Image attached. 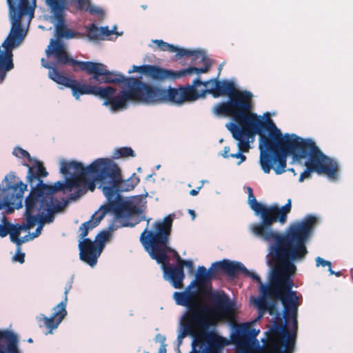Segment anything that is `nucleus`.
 I'll list each match as a JSON object with an SVG mask.
<instances>
[{"instance_id":"1","label":"nucleus","mask_w":353,"mask_h":353,"mask_svg":"<svg viewBox=\"0 0 353 353\" xmlns=\"http://www.w3.org/2000/svg\"><path fill=\"white\" fill-rule=\"evenodd\" d=\"M46 53L48 57L53 54L58 63L70 65L74 68L79 66L81 71L92 75L89 78L90 83L95 80L99 84L123 83L128 90L117 95L114 88H102L101 92H105V95H100V98L105 99L103 105H110L113 111L125 108L128 101H138L148 104L172 103L171 96L173 94L170 92V86L165 89L143 82L138 78L125 77L119 72L108 70L107 66L101 63L74 60L68 54L63 43L59 40L51 39Z\"/></svg>"},{"instance_id":"2","label":"nucleus","mask_w":353,"mask_h":353,"mask_svg":"<svg viewBox=\"0 0 353 353\" xmlns=\"http://www.w3.org/2000/svg\"><path fill=\"white\" fill-rule=\"evenodd\" d=\"M268 148L274 151L276 156L266 152L262 158V170L266 174L274 169L276 174L285 171L286 158L292 155L293 159L300 161L307 157L305 163V170L301 174L299 181L303 182L310 179L313 172L325 174L329 179H336L339 176L338 163L325 155L311 139H303L295 134H282L280 130L270 134L268 139Z\"/></svg>"},{"instance_id":"3","label":"nucleus","mask_w":353,"mask_h":353,"mask_svg":"<svg viewBox=\"0 0 353 353\" xmlns=\"http://www.w3.org/2000/svg\"><path fill=\"white\" fill-rule=\"evenodd\" d=\"M308 240H274L270 246V264L272 266V273L269 284L263 283L261 278L255 273L248 270L244 274L251 277L259 283L261 297L254 301L259 310L261 319L265 312L273 314L275 302H269L270 299L279 295L285 290H292L296 267L294 261L303 260L307 254L305 243Z\"/></svg>"},{"instance_id":"4","label":"nucleus","mask_w":353,"mask_h":353,"mask_svg":"<svg viewBox=\"0 0 353 353\" xmlns=\"http://www.w3.org/2000/svg\"><path fill=\"white\" fill-rule=\"evenodd\" d=\"M172 104L181 105L185 101H193L205 94H211L214 98L228 96V100L216 104L212 112L217 116L230 117L235 122H239L250 117L259 116L252 110V92L239 90L233 82L228 80L219 81L218 78L202 81L195 79L192 85L180 86L179 88L170 87Z\"/></svg>"},{"instance_id":"5","label":"nucleus","mask_w":353,"mask_h":353,"mask_svg":"<svg viewBox=\"0 0 353 353\" xmlns=\"http://www.w3.org/2000/svg\"><path fill=\"white\" fill-rule=\"evenodd\" d=\"M250 208L256 216L261 219L259 223H254L251 226L252 233L267 242L274 240H308L311 236L313 227L316 218L308 215L304 220L296 222L290 225L285 234H279L272 230V225L279 221L283 224L287 221L288 214L291 211L292 201L290 199L282 206L277 205H265L259 203L254 194L248 196Z\"/></svg>"},{"instance_id":"6","label":"nucleus","mask_w":353,"mask_h":353,"mask_svg":"<svg viewBox=\"0 0 353 353\" xmlns=\"http://www.w3.org/2000/svg\"><path fill=\"white\" fill-rule=\"evenodd\" d=\"M275 302V315L269 330L266 332L265 347L271 353H294L298 333L299 297L295 291L285 290L270 299Z\"/></svg>"},{"instance_id":"7","label":"nucleus","mask_w":353,"mask_h":353,"mask_svg":"<svg viewBox=\"0 0 353 353\" xmlns=\"http://www.w3.org/2000/svg\"><path fill=\"white\" fill-rule=\"evenodd\" d=\"M150 221V219L147 220V226L140 235V243L150 258L161 265L166 279L173 287L181 288L185 278L183 265L178 261L175 266L170 264L168 256L172 253L176 259H179V253L170 246L173 219L168 215L162 221H155L149 228Z\"/></svg>"},{"instance_id":"8","label":"nucleus","mask_w":353,"mask_h":353,"mask_svg":"<svg viewBox=\"0 0 353 353\" xmlns=\"http://www.w3.org/2000/svg\"><path fill=\"white\" fill-rule=\"evenodd\" d=\"M176 303L185 307V310L180 319V332L177 339L181 341L187 336L193 338L192 346L195 350L196 345H203V340L206 339L213 321H217L223 317L214 310L202 303L199 299L197 291L175 292L173 295Z\"/></svg>"},{"instance_id":"9","label":"nucleus","mask_w":353,"mask_h":353,"mask_svg":"<svg viewBox=\"0 0 353 353\" xmlns=\"http://www.w3.org/2000/svg\"><path fill=\"white\" fill-rule=\"evenodd\" d=\"M228 130L232 133L234 139L238 141L239 152L236 154H230L232 158L240 159L238 165L245 161L246 157L243 152H248L250 149L249 139L254 135H259V149H260V163L262 167V158L266 152H270L272 156H276V152L269 150L268 147V139L270 137V134L276 130H280L276 128L272 119L264 121L260 117L254 116L248 118V119L236 122L229 123L226 125Z\"/></svg>"},{"instance_id":"10","label":"nucleus","mask_w":353,"mask_h":353,"mask_svg":"<svg viewBox=\"0 0 353 353\" xmlns=\"http://www.w3.org/2000/svg\"><path fill=\"white\" fill-rule=\"evenodd\" d=\"M57 192L53 185H48L41 181L37 188L30 190L25 200L26 229L32 228L37 223L43 229L45 223L54 219V214L61 211L62 203L54 197Z\"/></svg>"},{"instance_id":"11","label":"nucleus","mask_w":353,"mask_h":353,"mask_svg":"<svg viewBox=\"0 0 353 353\" xmlns=\"http://www.w3.org/2000/svg\"><path fill=\"white\" fill-rule=\"evenodd\" d=\"M57 192L53 185H48L41 181L37 188L30 190L25 200L26 229L32 228L37 223L43 229L45 223L54 219V214L61 211L62 203L54 197Z\"/></svg>"},{"instance_id":"12","label":"nucleus","mask_w":353,"mask_h":353,"mask_svg":"<svg viewBox=\"0 0 353 353\" xmlns=\"http://www.w3.org/2000/svg\"><path fill=\"white\" fill-rule=\"evenodd\" d=\"M108 161V159H97L94 160L88 166L83 165L76 161L61 162L60 172L63 174H70L71 176L66 178L65 182L57 181L53 186L57 191L67 190L71 192L74 188H78V192L75 197H79L85 192L80 188L81 184L88 185V188L93 191L95 188V181L100 183V187L104 193V188L109 186L108 183H103L101 179V165Z\"/></svg>"},{"instance_id":"13","label":"nucleus","mask_w":353,"mask_h":353,"mask_svg":"<svg viewBox=\"0 0 353 353\" xmlns=\"http://www.w3.org/2000/svg\"><path fill=\"white\" fill-rule=\"evenodd\" d=\"M214 279L210 270L204 266H199L195 279L189 288L195 286L198 290L211 299L212 307L223 318L232 317L235 312V303L223 291H212L211 281Z\"/></svg>"},{"instance_id":"14","label":"nucleus","mask_w":353,"mask_h":353,"mask_svg":"<svg viewBox=\"0 0 353 353\" xmlns=\"http://www.w3.org/2000/svg\"><path fill=\"white\" fill-rule=\"evenodd\" d=\"M101 165L100 177L103 183L109 185L104 188V194L110 203H114L119 198V192L132 190L140 181L135 173L123 180L118 165L110 159Z\"/></svg>"},{"instance_id":"15","label":"nucleus","mask_w":353,"mask_h":353,"mask_svg":"<svg viewBox=\"0 0 353 353\" xmlns=\"http://www.w3.org/2000/svg\"><path fill=\"white\" fill-rule=\"evenodd\" d=\"M110 205H103L99 210L92 215L90 219L81 224L79 228L81 233L79 243L80 259L87 263L91 267L97 264V259L100 255V251L97 252V246L90 239L85 238L90 230L97 227L105 215L110 210Z\"/></svg>"},{"instance_id":"16","label":"nucleus","mask_w":353,"mask_h":353,"mask_svg":"<svg viewBox=\"0 0 353 353\" xmlns=\"http://www.w3.org/2000/svg\"><path fill=\"white\" fill-rule=\"evenodd\" d=\"M259 332V330L252 327L250 324L236 325L231 336V341L236 345V350L245 353H271L269 348H264L265 341H263V345L260 346L256 339Z\"/></svg>"},{"instance_id":"17","label":"nucleus","mask_w":353,"mask_h":353,"mask_svg":"<svg viewBox=\"0 0 353 353\" xmlns=\"http://www.w3.org/2000/svg\"><path fill=\"white\" fill-rule=\"evenodd\" d=\"M134 72H141L153 81L162 82L168 79H180L193 74L205 73L208 72V67L189 66L188 68L179 71H173L154 65H133L132 69L130 70L128 73L131 74Z\"/></svg>"},{"instance_id":"18","label":"nucleus","mask_w":353,"mask_h":353,"mask_svg":"<svg viewBox=\"0 0 353 353\" xmlns=\"http://www.w3.org/2000/svg\"><path fill=\"white\" fill-rule=\"evenodd\" d=\"M3 181L6 185L2 191V201L4 206L8 208H21L23 200V193L27 185L19 181L14 173L10 172L5 176Z\"/></svg>"},{"instance_id":"19","label":"nucleus","mask_w":353,"mask_h":353,"mask_svg":"<svg viewBox=\"0 0 353 353\" xmlns=\"http://www.w3.org/2000/svg\"><path fill=\"white\" fill-rule=\"evenodd\" d=\"M46 6L50 9V12L57 21L56 25V34L59 39H70L80 37L79 32L73 31L65 24L64 11L68 6L72 5L67 0H46Z\"/></svg>"},{"instance_id":"20","label":"nucleus","mask_w":353,"mask_h":353,"mask_svg":"<svg viewBox=\"0 0 353 353\" xmlns=\"http://www.w3.org/2000/svg\"><path fill=\"white\" fill-rule=\"evenodd\" d=\"M153 42L157 45L158 48L161 51H168L170 52H176L175 57L176 59H181L183 57H191V63H203V67H208V72L210 69L211 63L209 59L205 55L204 53L199 50H188L183 48H178L172 44H170L163 41V40L156 39Z\"/></svg>"},{"instance_id":"21","label":"nucleus","mask_w":353,"mask_h":353,"mask_svg":"<svg viewBox=\"0 0 353 353\" xmlns=\"http://www.w3.org/2000/svg\"><path fill=\"white\" fill-rule=\"evenodd\" d=\"M140 212L139 209L130 201L123 202L114 209L115 217L123 227H134L145 220V216H137Z\"/></svg>"},{"instance_id":"22","label":"nucleus","mask_w":353,"mask_h":353,"mask_svg":"<svg viewBox=\"0 0 353 353\" xmlns=\"http://www.w3.org/2000/svg\"><path fill=\"white\" fill-rule=\"evenodd\" d=\"M72 288L71 283L65 287L64 299L58 305L53 308V313L50 317H47L44 314H41L39 317V321H42L51 333L54 329H56L63 319L67 315L66 305L68 303V294Z\"/></svg>"},{"instance_id":"23","label":"nucleus","mask_w":353,"mask_h":353,"mask_svg":"<svg viewBox=\"0 0 353 353\" xmlns=\"http://www.w3.org/2000/svg\"><path fill=\"white\" fill-rule=\"evenodd\" d=\"M93 81H96L92 80V83L89 82L90 84H86L72 79L68 88L72 90V95L76 99H79L80 96L83 94H92L99 97L100 95H105V92H101L102 87L92 85Z\"/></svg>"},{"instance_id":"24","label":"nucleus","mask_w":353,"mask_h":353,"mask_svg":"<svg viewBox=\"0 0 353 353\" xmlns=\"http://www.w3.org/2000/svg\"><path fill=\"white\" fill-rule=\"evenodd\" d=\"M226 344L223 337L216 333H209L206 335V339L203 340L202 346H199L201 353H219V350Z\"/></svg>"},{"instance_id":"25","label":"nucleus","mask_w":353,"mask_h":353,"mask_svg":"<svg viewBox=\"0 0 353 353\" xmlns=\"http://www.w3.org/2000/svg\"><path fill=\"white\" fill-rule=\"evenodd\" d=\"M35 165L30 167L28 164H25L28 167V172L27 179L29 183H32L34 180H37V183L34 188H37L39 186V183L41 181V177H46L48 174L43 163L39 161H34ZM33 189V188H32Z\"/></svg>"},{"instance_id":"26","label":"nucleus","mask_w":353,"mask_h":353,"mask_svg":"<svg viewBox=\"0 0 353 353\" xmlns=\"http://www.w3.org/2000/svg\"><path fill=\"white\" fill-rule=\"evenodd\" d=\"M42 65L46 68L49 69V78L58 84L63 85L68 88L72 79L65 77L62 72H59L56 67H51L48 63H44L45 59H41Z\"/></svg>"},{"instance_id":"27","label":"nucleus","mask_w":353,"mask_h":353,"mask_svg":"<svg viewBox=\"0 0 353 353\" xmlns=\"http://www.w3.org/2000/svg\"><path fill=\"white\" fill-rule=\"evenodd\" d=\"M6 338L8 344L6 351L0 350V353H20L18 349V338L12 332H0V339Z\"/></svg>"},{"instance_id":"28","label":"nucleus","mask_w":353,"mask_h":353,"mask_svg":"<svg viewBox=\"0 0 353 353\" xmlns=\"http://www.w3.org/2000/svg\"><path fill=\"white\" fill-rule=\"evenodd\" d=\"M240 272L244 274V272H248V270L240 262L227 260L225 274L234 277Z\"/></svg>"},{"instance_id":"29","label":"nucleus","mask_w":353,"mask_h":353,"mask_svg":"<svg viewBox=\"0 0 353 353\" xmlns=\"http://www.w3.org/2000/svg\"><path fill=\"white\" fill-rule=\"evenodd\" d=\"M26 224H23V225H13L12 223L10 224H8V227H9V234H10V241L14 243H16V245L18 246V247H20L21 245L23 243H25V240H22L21 238H19V234H20V232L22 230H26Z\"/></svg>"},{"instance_id":"30","label":"nucleus","mask_w":353,"mask_h":353,"mask_svg":"<svg viewBox=\"0 0 353 353\" xmlns=\"http://www.w3.org/2000/svg\"><path fill=\"white\" fill-rule=\"evenodd\" d=\"M135 156L136 154L134 151L130 147L117 148L113 153V157L114 159L134 157Z\"/></svg>"},{"instance_id":"31","label":"nucleus","mask_w":353,"mask_h":353,"mask_svg":"<svg viewBox=\"0 0 353 353\" xmlns=\"http://www.w3.org/2000/svg\"><path fill=\"white\" fill-rule=\"evenodd\" d=\"M226 265L227 259L213 263L210 268L213 277L215 278L216 274L219 272H223L225 274L226 270Z\"/></svg>"},{"instance_id":"32","label":"nucleus","mask_w":353,"mask_h":353,"mask_svg":"<svg viewBox=\"0 0 353 353\" xmlns=\"http://www.w3.org/2000/svg\"><path fill=\"white\" fill-rule=\"evenodd\" d=\"M87 35L90 39H101L100 28L94 23H91L88 28Z\"/></svg>"},{"instance_id":"33","label":"nucleus","mask_w":353,"mask_h":353,"mask_svg":"<svg viewBox=\"0 0 353 353\" xmlns=\"http://www.w3.org/2000/svg\"><path fill=\"white\" fill-rule=\"evenodd\" d=\"M12 154L18 158H26L30 163L33 161V159L31 157L29 152L21 148L16 147L13 150Z\"/></svg>"},{"instance_id":"34","label":"nucleus","mask_w":353,"mask_h":353,"mask_svg":"<svg viewBox=\"0 0 353 353\" xmlns=\"http://www.w3.org/2000/svg\"><path fill=\"white\" fill-rule=\"evenodd\" d=\"M108 237L109 233L106 231H102L97 235L95 242L99 245L100 248H102Z\"/></svg>"},{"instance_id":"35","label":"nucleus","mask_w":353,"mask_h":353,"mask_svg":"<svg viewBox=\"0 0 353 353\" xmlns=\"http://www.w3.org/2000/svg\"><path fill=\"white\" fill-rule=\"evenodd\" d=\"M8 224H10V223H9L6 220V219L4 218V224L3 225L0 224V236L1 237H5L8 234V233L10 232Z\"/></svg>"},{"instance_id":"36","label":"nucleus","mask_w":353,"mask_h":353,"mask_svg":"<svg viewBox=\"0 0 353 353\" xmlns=\"http://www.w3.org/2000/svg\"><path fill=\"white\" fill-rule=\"evenodd\" d=\"M101 32V39H104L105 37H108L113 34L114 31L110 30L108 26L101 27L100 28Z\"/></svg>"},{"instance_id":"37","label":"nucleus","mask_w":353,"mask_h":353,"mask_svg":"<svg viewBox=\"0 0 353 353\" xmlns=\"http://www.w3.org/2000/svg\"><path fill=\"white\" fill-rule=\"evenodd\" d=\"M13 260L20 263H23L25 261V254L20 251L19 247H18V250L13 256Z\"/></svg>"},{"instance_id":"38","label":"nucleus","mask_w":353,"mask_h":353,"mask_svg":"<svg viewBox=\"0 0 353 353\" xmlns=\"http://www.w3.org/2000/svg\"><path fill=\"white\" fill-rule=\"evenodd\" d=\"M316 265L317 267L321 265L323 267L328 266L329 268H331L332 263L329 261H326L323 258L318 256L316 258Z\"/></svg>"},{"instance_id":"39","label":"nucleus","mask_w":353,"mask_h":353,"mask_svg":"<svg viewBox=\"0 0 353 353\" xmlns=\"http://www.w3.org/2000/svg\"><path fill=\"white\" fill-rule=\"evenodd\" d=\"M176 260L179 264H181V265H183V268L184 266H186L190 269L193 268L194 265H193V262L192 261L182 260L180 256H179V259H176Z\"/></svg>"},{"instance_id":"40","label":"nucleus","mask_w":353,"mask_h":353,"mask_svg":"<svg viewBox=\"0 0 353 353\" xmlns=\"http://www.w3.org/2000/svg\"><path fill=\"white\" fill-rule=\"evenodd\" d=\"M10 332L9 330H3L0 331V332ZM8 342L4 337H1L0 339V350L3 351H6V348L8 347Z\"/></svg>"},{"instance_id":"41","label":"nucleus","mask_w":353,"mask_h":353,"mask_svg":"<svg viewBox=\"0 0 353 353\" xmlns=\"http://www.w3.org/2000/svg\"><path fill=\"white\" fill-rule=\"evenodd\" d=\"M229 152H230V147L229 146H225L224 149H223V153L221 154V155L224 158H228L229 157H230V154H229Z\"/></svg>"},{"instance_id":"42","label":"nucleus","mask_w":353,"mask_h":353,"mask_svg":"<svg viewBox=\"0 0 353 353\" xmlns=\"http://www.w3.org/2000/svg\"><path fill=\"white\" fill-rule=\"evenodd\" d=\"M41 231H42V229L41 228V227L37 226L35 231L32 233V238L39 236L41 234Z\"/></svg>"},{"instance_id":"43","label":"nucleus","mask_w":353,"mask_h":353,"mask_svg":"<svg viewBox=\"0 0 353 353\" xmlns=\"http://www.w3.org/2000/svg\"><path fill=\"white\" fill-rule=\"evenodd\" d=\"M201 188H202V185L201 186L198 187L197 189H193V190H190V194L191 196H196V195H197L199 192V190L201 189Z\"/></svg>"},{"instance_id":"44","label":"nucleus","mask_w":353,"mask_h":353,"mask_svg":"<svg viewBox=\"0 0 353 353\" xmlns=\"http://www.w3.org/2000/svg\"><path fill=\"white\" fill-rule=\"evenodd\" d=\"M329 272L330 273V274H335L336 276H341V272H334V270H332V268H329Z\"/></svg>"},{"instance_id":"45","label":"nucleus","mask_w":353,"mask_h":353,"mask_svg":"<svg viewBox=\"0 0 353 353\" xmlns=\"http://www.w3.org/2000/svg\"><path fill=\"white\" fill-rule=\"evenodd\" d=\"M158 353H166V349H165V345H162L160 347Z\"/></svg>"},{"instance_id":"46","label":"nucleus","mask_w":353,"mask_h":353,"mask_svg":"<svg viewBox=\"0 0 353 353\" xmlns=\"http://www.w3.org/2000/svg\"><path fill=\"white\" fill-rule=\"evenodd\" d=\"M188 213L191 215L192 219H194L196 216L195 212L193 210H188Z\"/></svg>"},{"instance_id":"47","label":"nucleus","mask_w":353,"mask_h":353,"mask_svg":"<svg viewBox=\"0 0 353 353\" xmlns=\"http://www.w3.org/2000/svg\"><path fill=\"white\" fill-rule=\"evenodd\" d=\"M157 337H159V338H160V340H159V341H160V342H161V343H163V344L164 343V342H165V336H161V334H158V335L157 336Z\"/></svg>"},{"instance_id":"48","label":"nucleus","mask_w":353,"mask_h":353,"mask_svg":"<svg viewBox=\"0 0 353 353\" xmlns=\"http://www.w3.org/2000/svg\"><path fill=\"white\" fill-rule=\"evenodd\" d=\"M247 190H248V196H252V194H254L253 190L250 187H248Z\"/></svg>"},{"instance_id":"49","label":"nucleus","mask_w":353,"mask_h":353,"mask_svg":"<svg viewBox=\"0 0 353 353\" xmlns=\"http://www.w3.org/2000/svg\"><path fill=\"white\" fill-rule=\"evenodd\" d=\"M22 240H25V242L28 241V236L26 235V236H24L23 239H21Z\"/></svg>"},{"instance_id":"50","label":"nucleus","mask_w":353,"mask_h":353,"mask_svg":"<svg viewBox=\"0 0 353 353\" xmlns=\"http://www.w3.org/2000/svg\"><path fill=\"white\" fill-rule=\"evenodd\" d=\"M28 343H32V342H33V340H32L31 338H30V339L28 340Z\"/></svg>"}]
</instances>
